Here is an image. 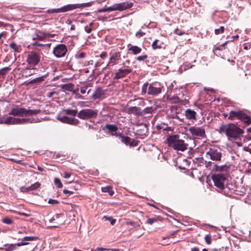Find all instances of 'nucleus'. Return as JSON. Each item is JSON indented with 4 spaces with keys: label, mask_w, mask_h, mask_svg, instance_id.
<instances>
[{
    "label": "nucleus",
    "mask_w": 251,
    "mask_h": 251,
    "mask_svg": "<svg viewBox=\"0 0 251 251\" xmlns=\"http://www.w3.org/2000/svg\"><path fill=\"white\" fill-rule=\"evenodd\" d=\"M220 132L225 133L229 140L233 141L239 138L244 131L235 125L231 124L222 125Z\"/></svg>",
    "instance_id": "f257e3e1"
},
{
    "label": "nucleus",
    "mask_w": 251,
    "mask_h": 251,
    "mask_svg": "<svg viewBox=\"0 0 251 251\" xmlns=\"http://www.w3.org/2000/svg\"><path fill=\"white\" fill-rule=\"evenodd\" d=\"M163 89L160 82L154 81L150 84L146 82L142 86L141 94L143 96L147 94L152 97H156L162 93Z\"/></svg>",
    "instance_id": "f03ea898"
},
{
    "label": "nucleus",
    "mask_w": 251,
    "mask_h": 251,
    "mask_svg": "<svg viewBox=\"0 0 251 251\" xmlns=\"http://www.w3.org/2000/svg\"><path fill=\"white\" fill-rule=\"evenodd\" d=\"M167 141L168 146L175 150L184 151L187 149L188 144L185 143L183 140L179 139L177 135L168 136Z\"/></svg>",
    "instance_id": "7ed1b4c3"
},
{
    "label": "nucleus",
    "mask_w": 251,
    "mask_h": 251,
    "mask_svg": "<svg viewBox=\"0 0 251 251\" xmlns=\"http://www.w3.org/2000/svg\"><path fill=\"white\" fill-rule=\"evenodd\" d=\"M214 185L219 189L222 193L225 194L228 193L230 188L227 185L225 186V182L227 179V176L223 174L214 175L212 176Z\"/></svg>",
    "instance_id": "20e7f679"
},
{
    "label": "nucleus",
    "mask_w": 251,
    "mask_h": 251,
    "mask_svg": "<svg viewBox=\"0 0 251 251\" xmlns=\"http://www.w3.org/2000/svg\"><path fill=\"white\" fill-rule=\"evenodd\" d=\"M40 112L41 110L40 109H26L23 107L17 106L11 109L9 114L15 116H25L27 117L36 115L40 113Z\"/></svg>",
    "instance_id": "39448f33"
},
{
    "label": "nucleus",
    "mask_w": 251,
    "mask_h": 251,
    "mask_svg": "<svg viewBox=\"0 0 251 251\" xmlns=\"http://www.w3.org/2000/svg\"><path fill=\"white\" fill-rule=\"evenodd\" d=\"M205 157L215 162H220L222 158V150L215 146L209 148L205 153Z\"/></svg>",
    "instance_id": "423d86ee"
},
{
    "label": "nucleus",
    "mask_w": 251,
    "mask_h": 251,
    "mask_svg": "<svg viewBox=\"0 0 251 251\" xmlns=\"http://www.w3.org/2000/svg\"><path fill=\"white\" fill-rule=\"evenodd\" d=\"M90 3H83L81 4H70L65 5L61 8L57 9H49L47 11L48 13L65 12L77 8L89 6Z\"/></svg>",
    "instance_id": "0eeeda50"
},
{
    "label": "nucleus",
    "mask_w": 251,
    "mask_h": 251,
    "mask_svg": "<svg viewBox=\"0 0 251 251\" xmlns=\"http://www.w3.org/2000/svg\"><path fill=\"white\" fill-rule=\"evenodd\" d=\"M229 119L234 120L235 119L240 120L244 122L247 125L251 124V118L250 116L247 115L242 111H230L229 113Z\"/></svg>",
    "instance_id": "6e6552de"
},
{
    "label": "nucleus",
    "mask_w": 251,
    "mask_h": 251,
    "mask_svg": "<svg viewBox=\"0 0 251 251\" xmlns=\"http://www.w3.org/2000/svg\"><path fill=\"white\" fill-rule=\"evenodd\" d=\"M98 110L93 109H83L81 110L77 115L78 118L87 120L97 118L98 115Z\"/></svg>",
    "instance_id": "1a4fd4ad"
},
{
    "label": "nucleus",
    "mask_w": 251,
    "mask_h": 251,
    "mask_svg": "<svg viewBox=\"0 0 251 251\" xmlns=\"http://www.w3.org/2000/svg\"><path fill=\"white\" fill-rule=\"evenodd\" d=\"M38 238L37 236H25L24 238L22 239V242H20L15 244H5L4 246L5 247L4 250L5 251H12L16 249V246H17L18 247L21 246H24L28 245L29 243L27 241H34L36 240ZM1 249H3V248H0Z\"/></svg>",
    "instance_id": "9d476101"
},
{
    "label": "nucleus",
    "mask_w": 251,
    "mask_h": 251,
    "mask_svg": "<svg viewBox=\"0 0 251 251\" xmlns=\"http://www.w3.org/2000/svg\"><path fill=\"white\" fill-rule=\"evenodd\" d=\"M188 131L194 138L202 139L206 137L205 129L203 127L191 126Z\"/></svg>",
    "instance_id": "9b49d317"
},
{
    "label": "nucleus",
    "mask_w": 251,
    "mask_h": 251,
    "mask_svg": "<svg viewBox=\"0 0 251 251\" xmlns=\"http://www.w3.org/2000/svg\"><path fill=\"white\" fill-rule=\"evenodd\" d=\"M68 51V49L66 45L59 44L53 48V54L57 58L64 57Z\"/></svg>",
    "instance_id": "f8f14e48"
},
{
    "label": "nucleus",
    "mask_w": 251,
    "mask_h": 251,
    "mask_svg": "<svg viewBox=\"0 0 251 251\" xmlns=\"http://www.w3.org/2000/svg\"><path fill=\"white\" fill-rule=\"evenodd\" d=\"M41 56L39 53L34 51L30 52L27 56L26 62L31 66H35L40 61Z\"/></svg>",
    "instance_id": "ddd939ff"
},
{
    "label": "nucleus",
    "mask_w": 251,
    "mask_h": 251,
    "mask_svg": "<svg viewBox=\"0 0 251 251\" xmlns=\"http://www.w3.org/2000/svg\"><path fill=\"white\" fill-rule=\"evenodd\" d=\"M50 37H52V35L49 32L36 30L32 35V39L33 41H44L46 38Z\"/></svg>",
    "instance_id": "4468645a"
},
{
    "label": "nucleus",
    "mask_w": 251,
    "mask_h": 251,
    "mask_svg": "<svg viewBox=\"0 0 251 251\" xmlns=\"http://www.w3.org/2000/svg\"><path fill=\"white\" fill-rule=\"evenodd\" d=\"M133 4L132 2L125 1L124 2L116 3L112 5V9L114 11L119 10L123 11L127 9L131 8Z\"/></svg>",
    "instance_id": "2eb2a0df"
},
{
    "label": "nucleus",
    "mask_w": 251,
    "mask_h": 251,
    "mask_svg": "<svg viewBox=\"0 0 251 251\" xmlns=\"http://www.w3.org/2000/svg\"><path fill=\"white\" fill-rule=\"evenodd\" d=\"M121 58V52H115L110 54V57L109 58V62L106 65V68H109L111 66H113L118 63V61Z\"/></svg>",
    "instance_id": "dca6fc26"
},
{
    "label": "nucleus",
    "mask_w": 251,
    "mask_h": 251,
    "mask_svg": "<svg viewBox=\"0 0 251 251\" xmlns=\"http://www.w3.org/2000/svg\"><path fill=\"white\" fill-rule=\"evenodd\" d=\"M132 69H125L120 68L118 70L117 72L115 73V76L113 77L114 79H119L125 77L128 74L131 73Z\"/></svg>",
    "instance_id": "f3484780"
},
{
    "label": "nucleus",
    "mask_w": 251,
    "mask_h": 251,
    "mask_svg": "<svg viewBox=\"0 0 251 251\" xmlns=\"http://www.w3.org/2000/svg\"><path fill=\"white\" fill-rule=\"evenodd\" d=\"M57 119L62 123L74 126H76L79 123V121L78 119L66 116H59Z\"/></svg>",
    "instance_id": "a211bd4d"
},
{
    "label": "nucleus",
    "mask_w": 251,
    "mask_h": 251,
    "mask_svg": "<svg viewBox=\"0 0 251 251\" xmlns=\"http://www.w3.org/2000/svg\"><path fill=\"white\" fill-rule=\"evenodd\" d=\"M54 222L53 227H58L64 223V216L62 214H57L50 220V222Z\"/></svg>",
    "instance_id": "6ab92c4d"
},
{
    "label": "nucleus",
    "mask_w": 251,
    "mask_h": 251,
    "mask_svg": "<svg viewBox=\"0 0 251 251\" xmlns=\"http://www.w3.org/2000/svg\"><path fill=\"white\" fill-rule=\"evenodd\" d=\"M212 164L214 165V168L215 170L217 172H226V171H228V170L230 168V166H228L227 165L219 166V165H218L215 164L214 163H212L211 161H208L206 164V167H208L209 166H210Z\"/></svg>",
    "instance_id": "aec40b11"
},
{
    "label": "nucleus",
    "mask_w": 251,
    "mask_h": 251,
    "mask_svg": "<svg viewBox=\"0 0 251 251\" xmlns=\"http://www.w3.org/2000/svg\"><path fill=\"white\" fill-rule=\"evenodd\" d=\"M19 122H20V118L9 116L3 118L1 123L7 125H18L19 124Z\"/></svg>",
    "instance_id": "412c9836"
},
{
    "label": "nucleus",
    "mask_w": 251,
    "mask_h": 251,
    "mask_svg": "<svg viewBox=\"0 0 251 251\" xmlns=\"http://www.w3.org/2000/svg\"><path fill=\"white\" fill-rule=\"evenodd\" d=\"M41 121L38 118H33V117H28V118H20V122H19V124H31V123H36L40 122Z\"/></svg>",
    "instance_id": "4be33fe9"
},
{
    "label": "nucleus",
    "mask_w": 251,
    "mask_h": 251,
    "mask_svg": "<svg viewBox=\"0 0 251 251\" xmlns=\"http://www.w3.org/2000/svg\"><path fill=\"white\" fill-rule=\"evenodd\" d=\"M118 136H119L121 139V141L126 145H129L130 146H135V145H134V140H131L130 137L128 136H125L122 134H119Z\"/></svg>",
    "instance_id": "5701e85b"
},
{
    "label": "nucleus",
    "mask_w": 251,
    "mask_h": 251,
    "mask_svg": "<svg viewBox=\"0 0 251 251\" xmlns=\"http://www.w3.org/2000/svg\"><path fill=\"white\" fill-rule=\"evenodd\" d=\"M196 112L191 109H187L185 111V115L186 118L191 121L196 120Z\"/></svg>",
    "instance_id": "b1692460"
},
{
    "label": "nucleus",
    "mask_w": 251,
    "mask_h": 251,
    "mask_svg": "<svg viewBox=\"0 0 251 251\" xmlns=\"http://www.w3.org/2000/svg\"><path fill=\"white\" fill-rule=\"evenodd\" d=\"M105 127L106 129H108L109 131H111L112 133L111 135L112 136H118L119 134L116 131L118 130V127L115 125H111V124H107L105 125Z\"/></svg>",
    "instance_id": "393cba45"
},
{
    "label": "nucleus",
    "mask_w": 251,
    "mask_h": 251,
    "mask_svg": "<svg viewBox=\"0 0 251 251\" xmlns=\"http://www.w3.org/2000/svg\"><path fill=\"white\" fill-rule=\"evenodd\" d=\"M142 51V49L137 46L131 45L129 44L128 45V51H131L133 54L136 55L139 54Z\"/></svg>",
    "instance_id": "a878e982"
},
{
    "label": "nucleus",
    "mask_w": 251,
    "mask_h": 251,
    "mask_svg": "<svg viewBox=\"0 0 251 251\" xmlns=\"http://www.w3.org/2000/svg\"><path fill=\"white\" fill-rule=\"evenodd\" d=\"M126 224L130 229L137 230L140 227L139 224L131 221L126 222Z\"/></svg>",
    "instance_id": "bb28decb"
},
{
    "label": "nucleus",
    "mask_w": 251,
    "mask_h": 251,
    "mask_svg": "<svg viewBox=\"0 0 251 251\" xmlns=\"http://www.w3.org/2000/svg\"><path fill=\"white\" fill-rule=\"evenodd\" d=\"M169 236H159L158 239V244L162 246H166L171 243L169 241Z\"/></svg>",
    "instance_id": "cd10ccee"
},
{
    "label": "nucleus",
    "mask_w": 251,
    "mask_h": 251,
    "mask_svg": "<svg viewBox=\"0 0 251 251\" xmlns=\"http://www.w3.org/2000/svg\"><path fill=\"white\" fill-rule=\"evenodd\" d=\"M47 77V75H44L42 76L35 78L28 82L29 84H39L42 81H44Z\"/></svg>",
    "instance_id": "c85d7f7f"
},
{
    "label": "nucleus",
    "mask_w": 251,
    "mask_h": 251,
    "mask_svg": "<svg viewBox=\"0 0 251 251\" xmlns=\"http://www.w3.org/2000/svg\"><path fill=\"white\" fill-rule=\"evenodd\" d=\"M9 46L15 52H20L21 51V46L14 42L10 43Z\"/></svg>",
    "instance_id": "c756f323"
},
{
    "label": "nucleus",
    "mask_w": 251,
    "mask_h": 251,
    "mask_svg": "<svg viewBox=\"0 0 251 251\" xmlns=\"http://www.w3.org/2000/svg\"><path fill=\"white\" fill-rule=\"evenodd\" d=\"M61 88L64 90L71 92L74 88V85L72 83L64 84L61 85Z\"/></svg>",
    "instance_id": "7c9ffc66"
},
{
    "label": "nucleus",
    "mask_w": 251,
    "mask_h": 251,
    "mask_svg": "<svg viewBox=\"0 0 251 251\" xmlns=\"http://www.w3.org/2000/svg\"><path fill=\"white\" fill-rule=\"evenodd\" d=\"M64 111L65 112L66 114L71 115L72 116H74V117H75L76 115V114L77 115V113H78V112H77V110L76 109L72 110L69 108L64 109Z\"/></svg>",
    "instance_id": "2f4dec72"
},
{
    "label": "nucleus",
    "mask_w": 251,
    "mask_h": 251,
    "mask_svg": "<svg viewBox=\"0 0 251 251\" xmlns=\"http://www.w3.org/2000/svg\"><path fill=\"white\" fill-rule=\"evenodd\" d=\"M141 108L137 106L130 107L129 108V111L130 113L138 114L140 113Z\"/></svg>",
    "instance_id": "473e14b6"
},
{
    "label": "nucleus",
    "mask_w": 251,
    "mask_h": 251,
    "mask_svg": "<svg viewBox=\"0 0 251 251\" xmlns=\"http://www.w3.org/2000/svg\"><path fill=\"white\" fill-rule=\"evenodd\" d=\"M159 40L157 39L155 40L152 44V48L153 50L161 48V44H158Z\"/></svg>",
    "instance_id": "72a5a7b5"
},
{
    "label": "nucleus",
    "mask_w": 251,
    "mask_h": 251,
    "mask_svg": "<svg viewBox=\"0 0 251 251\" xmlns=\"http://www.w3.org/2000/svg\"><path fill=\"white\" fill-rule=\"evenodd\" d=\"M154 108L152 107H147L145 108L142 112V114H151L154 111Z\"/></svg>",
    "instance_id": "f704fd0d"
},
{
    "label": "nucleus",
    "mask_w": 251,
    "mask_h": 251,
    "mask_svg": "<svg viewBox=\"0 0 251 251\" xmlns=\"http://www.w3.org/2000/svg\"><path fill=\"white\" fill-rule=\"evenodd\" d=\"M40 186V184L38 182H36L34 184H32L28 187V189L30 191H33L37 189Z\"/></svg>",
    "instance_id": "c9c22d12"
},
{
    "label": "nucleus",
    "mask_w": 251,
    "mask_h": 251,
    "mask_svg": "<svg viewBox=\"0 0 251 251\" xmlns=\"http://www.w3.org/2000/svg\"><path fill=\"white\" fill-rule=\"evenodd\" d=\"M103 218L105 221H109L110 222V224L111 225H114L116 222V219H113L112 217H108L107 216H104Z\"/></svg>",
    "instance_id": "e433bc0d"
},
{
    "label": "nucleus",
    "mask_w": 251,
    "mask_h": 251,
    "mask_svg": "<svg viewBox=\"0 0 251 251\" xmlns=\"http://www.w3.org/2000/svg\"><path fill=\"white\" fill-rule=\"evenodd\" d=\"M2 221L3 223L7 225H11L13 223V221L12 220V219L9 217H5L3 218L2 220Z\"/></svg>",
    "instance_id": "4c0bfd02"
},
{
    "label": "nucleus",
    "mask_w": 251,
    "mask_h": 251,
    "mask_svg": "<svg viewBox=\"0 0 251 251\" xmlns=\"http://www.w3.org/2000/svg\"><path fill=\"white\" fill-rule=\"evenodd\" d=\"M225 27L223 26H221L219 29H215L214 30L215 34L216 35H218L221 33H223L224 32Z\"/></svg>",
    "instance_id": "58836bf2"
},
{
    "label": "nucleus",
    "mask_w": 251,
    "mask_h": 251,
    "mask_svg": "<svg viewBox=\"0 0 251 251\" xmlns=\"http://www.w3.org/2000/svg\"><path fill=\"white\" fill-rule=\"evenodd\" d=\"M54 183L57 186L58 188H62L63 187V185L61 183V181L59 178H54Z\"/></svg>",
    "instance_id": "ea45409f"
},
{
    "label": "nucleus",
    "mask_w": 251,
    "mask_h": 251,
    "mask_svg": "<svg viewBox=\"0 0 251 251\" xmlns=\"http://www.w3.org/2000/svg\"><path fill=\"white\" fill-rule=\"evenodd\" d=\"M34 72V69H30L27 68L25 70L24 73L25 74L26 76H27L33 74Z\"/></svg>",
    "instance_id": "a19ab883"
},
{
    "label": "nucleus",
    "mask_w": 251,
    "mask_h": 251,
    "mask_svg": "<svg viewBox=\"0 0 251 251\" xmlns=\"http://www.w3.org/2000/svg\"><path fill=\"white\" fill-rule=\"evenodd\" d=\"M34 42L31 44V46L33 48H35L36 47H42L45 46V45L38 42V41H34Z\"/></svg>",
    "instance_id": "79ce46f5"
},
{
    "label": "nucleus",
    "mask_w": 251,
    "mask_h": 251,
    "mask_svg": "<svg viewBox=\"0 0 251 251\" xmlns=\"http://www.w3.org/2000/svg\"><path fill=\"white\" fill-rule=\"evenodd\" d=\"M112 8H113L112 5L109 7L106 8L101 9L99 11L100 12H109V11H114V9H113Z\"/></svg>",
    "instance_id": "37998d69"
},
{
    "label": "nucleus",
    "mask_w": 251,
    "mask_h": 251,
    "mask_svg": "<svg viewBox=\"0 0 251 251\" xmlns=\"http://www.w3.org/2000/svg\"><path fill=\"white\" fill-rule=\"evenodd\" d=\"M89 87L88 85H86L83 86H81L80 87V93L82 94H84L86 92V90L87 89L88 87Z\"/></svg>",
    "instance_id": "c03bdc74"
},
{
    "label": "nucleus",
    "mask_w": 251,
    "mask_h": 251,
    "mask_svg": "<svg viewBox=\"0 0 251 251\" xmlns=\"http://www.w3.org/2000/svg\"><path fill=\"white\" fill-rule=\"evenodd\" d=\"M148 57V56L147 55H144L139 56L137 57L136 59L139 61H142L146 60Z\"/></svg>",
    "instance_id": "a18cd8bd"
},
{
    "label": "nucleus",
    "mask_w": 251,
    "mask_h": 251,
    "mask_svg": "<svg viewBox=\"0 0 251 251\" xmlns=\"http://www.w3.org/2000/svg\"><path fill=\"white\" fill-rule=\"evenodd\" d=\"M157 220L155 218H148L146 223L149 225H152L155 222H156Z\"/></svg>",
    "instance_id": "49530a36"
},
{
    "label": "nucleus",
    "mask_w": 251,
    "mask_h": 251,
    "mask_svg": "<svg viewBox=\"0 0 251 251\" xmlns=\"http://www.w3.org/2000/svg\"><path fill=\"white\" fill-rule=\"evenodd\" d=\"M48 203L51 204H57L59 203V201L56 200L50 199L49 200Z\"/></svg>",
    "instance_id": "de8ad7c7"
},
{
    "label": "nucleus",
    "mask_w": 251,
    "mask_h": 251,
    "mask_svg": "<svg viewBox=\"0 0 251 251\" xmlns=\"http://www.w3.org/2000/svg\"><path fill=\"white\" fill-rule=\"evenodd\" d=\"M145 34V32H144L141 30H139L136 32L135 35L137 37L140 38V37L143 36Z\"/></svg>",
    "instance_id": "09e8293b"
},
{
    "label": "nucleus",
    "mask_w": 251,
    "mask_h": 251,
    "mask_svg": "<svg viewBox=\"0 0 251 251\" xmlns=\"http://www.w3.org/2000/svg\"><path fill=\"white\" fill-rule=\"evenodd\" d=\"M86 53L84 52H81L77 55V58H84L86 57Z\"/></svg>",
    "instance_id": "8fccbe9b"
},
{
    "label": "nucleus",
    "mask_w": 251,
    "mask_h": 251,
    "mask_svg": "<svg viewBox=\"0 0 251 251\" xmlns=\"http://www.w3.org/2000/svg\"><path fill=\"white\" fill-rule=\"evenodd\" d=\"M92 30H93L92 28L91 27H90V26L86 25V26H85V31L87 33H91Z\"/></svg>",
    "instance_id": "3c124183"
},
{
    "label": "nucleus",
    "mask_w": 251,
    "mask_h": 251,
    "mask_svg": "<svg viewBox=\"0 0 251 251\" xmlns=\"http://www.w3.org/2000/svg\"><path fill=\"white\" fill-rule=\"evenodd\" d=\"M205 240L207 244H210L212 241L211 236H205Z\"/></svg>",
    "instance_id": "603ef678"
},
{
    "label": "nucleus",
    "mask_w": 251,
    "mask_h": 251,
    "mask_svg": "<svg viewBox=\"0 0 251 251\" xmlns=\"http://www.w3.org/2000/svg\"><path fill=\"white\" fill-rule=\"evenodd\" d=\"M174 33L179 36L183 35L184 34V32L180 31L178 28H176L174 31Z\"/></svg>",
    "instance_id": "864d4df0"
},
{
    "label": "nucleus",
    "mask_w": 251,
    "mask_h": 251,
    "mask_svg": "<svg viewBox=\"0 0 251 251\" xmlns=\"http://www.w3.org/2000/svg\"><path fill=\"white\" fill-rule=\"evenodd\" d=\"M29 189H28V187H21L20 188V191L22 192H23V193H26L28 191H29Z\"/></svg>",
    "instance_id": "5fc2aeb1"
},
{
    "label": "nucleus",
    "mask_w": 251,
    "mask_h": 251,
    "mask_svg": "<svg viewBox=\"0 0 251 251\" xmlns=\"http://www.w3.org/2000/svg\"><path fill=\"white\" fill-rule=\"evenodd\" d=\"M108 56V54L105 51H103L102 52L100 55V57L101 58H102V59H104L105 58H106Z\"/></svg>",
    "instance_id": "6e6d98bb"
},
{
    "label": "nucleus",
    "mask_w": 251,
    "mask_h": 251,
    "mask_svg": "<svg viewBox=\"0 0 251 251\" xmlns=\"http://www.w3.org/2000/svg\"><path fill=\"white\" fill-rule=\"evenodd\" d=\"M71 174L69 173L64 172L63 174V176L65 178H69L70 177Z\"/></svg>",
    "instance_id": "4d7b16f0"
},
{
    "label": "nucleus",
    "mask_w": 251,
    "mask_h": 251,
    "mask_svg": "<svg viewBox=\"0 0 251 251\" xmlns=\"http://www.w3.org/2000/svg\"><path fill=\"white\" fill-rule=\"evenodd\" d=\"M63 192L64 194H65L66 195H72V194H74V192L71 191H69V190H66V189L64 190Z\"/></svg>",
    "instance_id": "13d9d810"
},
{
    "label": "nucleus",
    "mask_w": 251,
    "mask_h": 251,
    "mask_svg": "<svg viewBox=\"0 0 251 251\" xmlns=\"http://www.w3.org/2000/svg\"><path fill=\"white\" fill-rule=\"evenodd\" d=\"M54 94H56L55 92H50L47 94V97L48 98H51Z\"/></svg>",
    "instance_id": "bf43d9fd"
},
{
    "label": "nucleus",
    "mask_w": 251,
    "mask_h": 251,
    "mask_svg": "<svg viewBox=\"0 0 251 251\" xmlns=\"http://www.w3.org/2000/svg\"><path fill=\"white\" fill-rule=\"evenodd\" d=\"M88 103L87 101H80L78 102V105L81 107H84L86 106V103Z\"/></svg>",
    "instance_id": "052dcab7"
},
{
    "label": "nucleus",
    "mask_w": 251,
    "mask_h": 251,
    "mask_svg": "<svg viewBox=\"0 0 251 251\" xmlns=\"http://www.w3.org/2000/svg\"><path fill=\"white\" fill-rule=\"evenodd\" d=\"M243 150L249 152L251 154V149L249 147L245 146L243 148Z\"/></svg>",
    "instance_id": "680f3d73"
},
{
    "label": "nucleus",
    "mask_w": 251,
    "mask_h": 251,
    "mask_svg": "<svg viewBox=\"0 0 251 251\" xmlns=\"http://www.w3.org/2000/svg\"><path fill=\"white\" fill-rule=\"evenodd\" d=\"M223 50V49L222 48V47H221V46L220 47H214V49H213V51H215L216 50Z\"/></svg>",
    "instance_id": "e2e57ef3"
},
{
    "label": "nucleus",
    "mask_w": 251,
    "mask_h": 251,
    "mask_svg": "<svg viewBox=\"0 0 251 251\" xmlns=\"http://www.w3.org/2000/svg\"><path fill=\"white\" fill-rule=\"evenodd\" d=\"M97 251H107V249L104 248H97Z\"/></svg>",
    "instance_id": "0e129e2a"
},
{
    "label": "nucleus",
    "mask_w": 251,
    "mask_h": 251,
    "mask_svg": "<svg viewBox=\"0 0 251 251\" xmlns=\"http://www.w3.org/2000/svg\"><path fill=\"white\" fill-rule=\"evenodd\" d=\"M92 97L94 99H97L100 97V96H98L97 94L95 93L93 95Z\"/></svg>",
    "instance_id": "69168bd1"
},
{
    "label": "nucleus",
    "mask_w": 251,
    "mask_h": 251,
    "mask_svg": "<svg viewBox=\"0 0 251 251\" xmlns=\"http://www.w3.org/2000/svg\"><path fill=\"white\" fill-rule=\"evenodd\" d=\"M108 251H120L119 249H107Z\"/></svg>",
    "instance_id": "338daca9"
},
{
    "label": "nucleus",
    "mask_w": 251,
    "mask_h": 251,
    "mask_svg": "<svg viewBox=\"0 0 251 251\" xmlns=\"http://www.w3.org/2000/svg\"><path fill=\"white\" fill-rule=\"evenodd\" d=\"M191 251H200L199 249L196 247H194L191 249Z\"/></svg>",
    "instance_id": "774afa93"
}]
</instances>
